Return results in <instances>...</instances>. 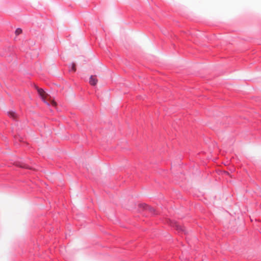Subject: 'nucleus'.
I'll return each mask as SVG.
<instances>
[{
	"label": "nucleus",
	"instance_id": "f257e3e1",
	"mask_svg": "<svg viewBox=\"0 0 261 261\" xmlns=\"http://www.w3.org/2000/svg\"><path fill=\"white\" fill-rule=\"evenodd\" d=\"M37 89L39 95L45 102L47 105L51 104L53 106H56V102L54 100L50 99V103L47 101L46 99L47 98L48 95L42 89L39 88H37Z\"/></svg>",
	"mask_w": 261,
	"mask_h": 261
},
{
	"label": "nucleus",
	"instance_id": "0eeeda50",
	"mask_svg": "<svg viewBox=\"0 0 261 261\" xmlns=\"http://www.w3.org/2000/svg\"><path fill=\"white\" fill-rule=\"evenodd\" d=\"M71 70H72L73 72H75V71H76L75 64V63H72V67H71Z\"/></svg>",
	"mask_w": 261,
	"mask_h": 261
},
{
	"label": "nucleus",
	"instance_id": "6e6552de",
	"mask_svg": "<svg viewBox=\"0 0 261 261\" xmlns=\"http://www.w3.org/2000/svg\"><path fill=\"white\" fill-rule=\"evenodd\" d=\"M20 167H22V168H29L28 166L26 165L25 164H22V165H20Z\"/></svg>",
	"mask_w": 261,
	"mask_h": 261
},
{
	"label": "nucleus",
	"instance_id": "f03ea898",
	"mask_svg": "<svg viewBox=\"0 0 261 261\" xmlns=\"http://www.w3.org/2000/svg\"><path fill=\"white\" fill-rule=\"evenodd\" d=\"M98 80L96 75H91L90 77L89 83L92 86H95L97 84Z\"/></svg>",
	"mask_w": 261,
	"mask_h": 261
},
{
	"label": "nucleus",
	"instance_id": "7ed1b4c3",
	"mask_svg": "<svg viewBox=\"0 0 261 261\" xmlns=\"http://www.w3.org/2000/svg\"><path fill=\"white\" fill-rule=\"evenodd\" d=\"M170 223L171 225H172L173 227L176 228L178 230H180L183 231L184 230L182 229L181 227L176 222L172 221L170 220Z\"/></svg>",
	"mask_w": 261,
	"mask_h": 261
},
{
	"label": "nucleus",
	"instance_id": "20e7f679",
	"mask_svg": "<svg viewBox=\"0 0 261 261\" xmlns=\"http://www.w3.org/2000/svg\"><path fill=\"white\" fill-rule=\"evenodd\" d=\"M139 206L141 208H142V209L144 210H149L151 211L153 210V208L150 207L149 206L144 203L139 204Z\"/></svg>",
	"mask_w": 261,
	"mask_h": 261
},
{
	"label": "nucleus",
	"instance_id": "39448f33",
	"mask_svg": "<svg viewBox=\"0 0 261 261\" xmlns=\"http://www.w3.org/2000/svg\"><path fill=\"white\" fill-rule=\"evenodd\" d=\"M8 115L10 117H12L13 119H15L16 118V114L14 112H12V111L9 112Z\"/></svg>",
	"mask_w": 261,
	"mask_h": 261
},
{
	"label": "nucleus",
	"instance_id": "423d86ee",
	"mask_svg": "<svg viewBox=\"0 0 261 261\" xmlns=\"http://www.w3.org/2000/svg\"><path fill=\"white\" fill-rule=\"evenodd\" d=\"M22 33V30L20 28H18L15 31L16 35H19Z\"/></svg>",
	"mask_w": 261,
	"mask_h": 261
}]
</instances>
